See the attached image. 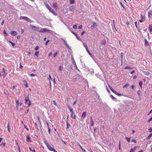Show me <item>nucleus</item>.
<instances>
[{
  "mask_svg": "<svg viewBox=\"0 0 152 152\" xmlns=\"http://www.w3.org/2000/svg\"><path fill=\"white\" fill-rule=\"evenodd\" d=\"M44 4L46 7L48 9V10L51 12H52L55 15H57V14L52 9L48 4L45 2H44Z\"/></svg>",
  "mask_w": 152,
  "mask_h": 152,
  "instance_id": "f257e3e1",
  "label": "nucleus"
},
{
  "mask_svg": "<svg viewBox=\"0 0 152 152\" xmlns=\"http://www.w3.org/2000/svg\"><path fill=\"white\" fill-rule=\"evenodd\" d=\"M45 144L46 145L48 149L50 151H53L54 152H57V151L54 148H52L51 146L48 143L46 140L44 141Z\"/></svg>",
  "mask_w": 152,
  "mask_h": 152,
  "instance_id": "f03ea898",
  "label": "nucleus"
},
{
  "mask_svg": "<svg viewBox=\"0 0 152 152\" xmlns=\"http://www.w3.org/2000/svg\"><path fill=\"white\" fill-rule=\"evenodd\" d=\"M28 96L25 98V104H28V107L30 106L31 104V101L28 98Z\"/></svg>",
  "mask_w": 152,
  "mask_h": 152,
  "instance_id": "7ed1b4c3",
  "label": "nucleus"
},
{
  "mask_svg": "<svg viewBox=\"0 0 152 152\" xmlns=\"http://www.w3.org/2000/svg\"><path fill=\"white\" fill-rule=\"evenodd\" d=\"M37 31L39 32H45V28H40L39 27H37L36 30Z\"/></svg>",
  "mask_w": 152,
  "mask_h": 152,
  "instance_id": "20e7f679",
  "label": "nucleus"
},
{
  "mask_svg": "<svg viewBox=\"0 0 152 152\" xmlns=\"http://www.w3.org/2000/svg\"><path fill=\"white\" fill-rule=\"evenodd\" d=\"M71 117L72 119H76V115L75 114V113L74 112L71 113Z\"/></svg>",
  "mask_w": 152,
  "mask_h": 152,
  "instance_id": "39448f33",
  "label": "nucleus"
},
{
  "mask_svg": "<svg viewBox=\"0 0 152 152\" xmlns=\"http://www.w3.org/2000/svg\"><path fill=\"white\" fill-rule=\"evenodd\" d=\"M2 73H3V78H4L7 76V74L5 72V69L4 68H2Z\"/></svg>",
  "mask_w": 152,
  "mask_h": 152,
  "instance_id": "423d86ee",
  "label": "nucleus"
},
{
  "mask_svg": "<svg viewBox=\"0 0 152 152\" xmlns=\"http://www.w3.org/2000/svg\"><path fill=\"white\" fill-rule=\"evenodd\" d=\"M69 10L72 12L74 11L75 9V6L74 5L70 6L69 7Z\"/></svg>",
  "mask_w": 152,
  "mask_h": 152,
  "instance_id": "0eeeda50",
  "label": "nucleus"
},
{
  "mask_svg": "<svg viewBox=\"0 0 152 152\" xmlns=\"http://www.w3.org/2000/svg\"><path fill=\"white\" fill-rule=\"evenodd\" d=\"M71 32L72 33L76 36V37L77 38L78 40H80V38L79 37H78V36L77 35L76 33H75V32H74L73 31H71Z\"/></svg>",
  "mask_w": 152,
  "mask_h": 152,
  "instance_id": "6e6552de",
  "label": "nucleus"
},
{
  "mask_svg": "<svg viewBox=\"0 0 152 152\" xmlns=\"http://www.w3.org/2000/svg\"><path fill=\"white\" fill-rule=\"evenodd\" d=\"M138 148V147L137 146H135L134 148H131L130 150V151L129 152H134L136 149Z\"/></svg>",
  "mask_w": 152,
  "mask_h": 152,
  "instance_id": "1a4fd4ad",
  "label": "nucleus"
},
{
  "mask_svg": "<svg viewBox=\"0 0 152 152\" xmlns=\"http://www.w3.org/2000/svg\"><path fill=\"white\" fill-rule=\"evenodd\" d=\"M45 29L46 30L45 31V32H47L48 33L53 34L54 33V32L53 31L47 29L46 28H45Z\"/></svg>",
  "mask_w": 152,
  "mask_h": 152,
  "instance_id": "9d476101",
  "label": "nucleus"
},
{
  "mask_svg": "<svg viewBox=\"0 0 152 152\" xmlns=\"http://www.w3.org/2000/svg\"><path fill=\"white\" fill-rule=\"evenodd\" d=\"M11 34L13 36H15L17 34L16 31H11Z\"/></svg>",
  "mask_w": 152,
  "mask_h": 152,
  "instance_id": "9b49d317",
  "label": "nucleus"
},
{
  "mask_svg": "<svg viewBox=\"0 0 152 152\" xmlns=\"http://www.w3.org/2000/svg\"><path fill=\"white\" fill-rule=\"evenodd\" d=\"M148 17L149 19L151 17V16H152V11L150 10L148 12Z\"/></svg>",
  "mask_w": 152,
  "mask_h": 152,
  "instance_id": "f8f14e48",
  "label": "nucleus"
},
{
  "mask_svg": "<svg viewBox=\"0 0 152 152\" xmlns=\"http://www.w3.org/2000/svg\"><path fill=\"white\" fill-rule=\"evenodd\" d=\"M68 117L67 116V120H66V122L67 124V127L66 129H67L69 127H70L71 126V125L69 124V122L68 121Z\"/></svg>",
  "mask_w": 152,
  "mask_h": 152,
  "instance_id": "ddd939ff",
  "label": "nucleus"
},
{
  "mask_svg": "<svg viewBox=\"0 0 152 152\" xmlns=\"http://www.w3.org/2000/svg\"><path fill=\"white\" fill-rule=\"evenodd\" d=\"M68 107V108L70 112H71V113H72L74 112L73 110V109L69 105H67Z\"/></svg>",
  "mask_w": 152,
  "mask_h": 152,
  "instance_id": "4468645a",
  "label": "nucleus"
},
{
  "mask_svg": "<svg viewBox=\"0 0 152 152\" xmlns=\"http://www.w3.org/2000/svg\"><path fill=\"white\" fill-rule=\"evenodd\" d=\"M65 43V45L69 48V46L68 45V44L67 43V42H66V41L64 40V39H63L61 38V39Z\"/></svg>",
  "mask_w": 152,
  "mask_h": 152,
  "instance_id": "2eb2a0df",
  "label": "nucleus"
},
{
  "mask_svg": "<svg viewBox=\"0 0 152 152\" xmlns=\"http://www.w3.org/2000/svg\"><path fill=\"white\" fill-rule=\"evenodd\" d=\"M96 26H97V24L95 22H93V25L91 26V28L92 29H93Z\"/></svg>",
  "mask_w": 152,
  "mask_h": 152,
  "instance_id": "dca6fc26",
  "label": "nucleus"
},
{
  "mask_svg": "<svg viewBox=\"0 0 152 152\" xmlns=\"http://www.w3.org/2000/svg\"><path fill=\"white\" fill-rule=\"evenodd\" d=\"M20 19H24L26 21L27 19H28V18L26 16H20Z\"/></svg>",
  "mask_w": 152,
  "mask_h": 152,
  "instance_id": "f3484780",
  "label": "nucleus"
},
{
  "mask_svg": "<svg viewBox=\"0 0 152 152\" xmlns=\"http://www.w3.org/2000/svg\"><path fill=\"white\" fill-rule=\"evenodd\" d=\"M30 137H29L28 136H27L26 137V141L28 142H31L32 141L30 140Z\"/></svg>",
  "mask_w": 152,
  "mask_h": 152,
  "instance_id": "a211bd4d",
  "label": "nucleus"
},
{
  "mask_svg": "<svg viewBox=\"0 0 152 152\" xmlns=\"http://www.w3.org/2000/svg\"><path fill=\"white\" fill-rule=\"evenodd\" d=\"M78 145L79 146L80 148L83 152H87L86 150L83 148L81 147V146L79 144V143H78Z\"/></svg>",
  "mask_w": 152,
  "mask_h": 152,
  "instance_id": "6ab92c4d",
  "label": "nucleus"
},
{
  "mask_svg": "<svg viewBox=\"0 0 152 152\" xmlns=\"http://www.w3.org/2000/svg\"><path fill=\"white\" fill-rule=\"evenodd\" d=\"M30 28H32L33 30L35 31L37 27L34 26L32 25H30Z\"/></svg>",
  "mask_w": 152,
  "mask_h": 152,
  "instance_id": "aec40b11",
  "label": "nucleus"
},
{
  "mask_svg": "<svg viewBox=\"0 0 152 152\" xmlns=\"http://www.w3.org/2000/svg\"><path fill=\"white\" fill-rule=\"evenodd\" d=\"M149 45V43L146 39H145L144 45L145 46H148Z\"/></svg>",
  "mask_w": 152,
  "mask_h": 152,
  "instance_id": "412c9836",
  "label": "nucleus"
},
{
  "mask_svg": "<svg viewBox=\"0 0 152 152\" xmlns=\"http://www.w3.org/2000/svg\"><path fill=\"white\" fill-rule=\"evenodd\" d=\"M106 41L105 39H104L101 42V43L103 45H105L106 44Z\"/></svg>",
  "mask_w": 152,
  "mask_h": 152,
  "instance_id": "4be33fe9",
  "label": "nucleus"
},
{
  "mask_svg": "<svg viewBox=\"0 0 152 152\" xmlns=\"http://www.w3.org/2000/svg\"><path fill=\"white\" fill-rule=\"evenodd\" d=\"M72 59L73 60V64L74 65V67H75L76 68H77V67L76 65V63H75V61L74 59V58H72Z\"/></svg>",
  "mask_w": 152,
  "mask_h": 152,
  "instance_id": "5701e85b",
  "label": "nucleus"
},
{
  "mask_svg": "<svg viewBox=\"0 0 152 152\" xmlns=\"http://www.w3.org/2000/svg\"><path fill=\"white\" fill-rule=\"evenodd\" d=\"M86 112H83L82 114V118H84L86 116Z\"/></svg>",
  "mask_w": 152,
  "mask_h": 152,
  "instance_id": "b1692460",
  "label": "nucleus"
},
{
  "mask_svg": "<svg viewBox=\"0 0 152 152\" xmlns=\"http://www.w3.org/2000/svg\"><path fill=\"white\" fill-rule=\"evenodd\" d=\"M143 73L145 75L147 76L149 75L150 74L149 72L148 71H144Z\"/></svg>",
  "mask_w": 152,
  "mask_h": 152,
  "instance_id": "393cba45",
  "label": "nucleus"
},
{
  "mask_svg": "<svg viewBox=\"0 0 152 152\" xmlns=\"http://www.w3.org/2000/svg\"><path fill=\"white\" fill-rule=\"evenodd\" d=\"M87 52H88V54H89V55L91 57H93V56L92 54L90 52V51H89L88 50H88H86Z\"/></svg>",
  "mask_w": 152,
  "mask_h": 152,
  "instance_id": "a878e982",
  "label": "nucleus"
},
{
  "mask_svg": "<svg viewBox=\"0 0 152 152\" xmlns=\"http://www.w3.org/2000/svg\"><path fill=\"white\" fill-rule=\"evenodd\" d=\"M53 7L55 8H57L58 7L57 6V4L56 3H54L53 4Z\"/></svg>",
  "mask_w": 152,
  "mask_h": 152,
  "instance_id": "bb28decb",
  "label": "nucleus"
},
{
  "mask_svg": "<svg viewBox=\"0 0 152 152\" xmlns=\"http://www.w3.org/2000/svg\"><path fill=\"white\" fill-rule=\"evenodd\" d=\"M39 52V51H36L34 53L35 55L38 57L39 56L38 55Z\"/></svg>",
  "mask_w": 152,
  "mask_h": 152,
  "instance_id": "cd10ccee",
  "label": "nucleus"
},
{
  "mask_svg": "<svg viewBox=\"0 0 152 152\" xmlns=\"http://www.w3.org/2000/svg\"><path fill=\"white\" fill-rule=\"evenodd\" d=\"M16 105H17V108L18 109V107L17 106H18L19 105V104L20 103H19V101L17 100H16Z\"/></svg>",
  "mask_w": 152,
  "mask_h": 152,
  "instance_id": "c85d7f7f",
  "label": "nucleus"
},
{
  "mask_svg": "<svg viewBox=\"0 0 152 152\" xmlns=\"http://www.w3.org/2000/svg\"><path fill=\"white\" fill-rule=\"evenodd\" d=\"M33 148V149L32 150V149L31 148V147H29V149L31 151H32L33 152H36L34 148Z\"/></svg>",
  "mask_w": 152,
  "mask_h": 152,
  "instance_id": "c756f323",
  "label": "nucleus"
},
{
  "mask_svg": "<svg viewBox=\"0 0 152 152\" xmlns=\"http://www.w3.org/2000/svg\"><path fill=\"white\" fill-rule=\"evenodd\" d=\"M125 138L127 140V141L128 142H130V138H131V137H125Z\"/></svg>",
  "mask_w": 152,
  "mask_h": 152,
  "instance_id": "7c9ffc66",
  "label": "nucleus"
},
{
  "mask_svg": "<svg viewBox=\"0 0 152 152\" xmlns=\"http://www.w3.org/2000/svg\"><path fill=\"white\" fill-rule=\"evenodd\" d=\"M83 45L85 47V48L86 49V50H88V46L85 43H83Z\"/></svg>",
  "mask_w": 152,
  "mask_h": 152,
  "instance_id": "2f4dec72",
  "label": "nucleus"
},
{
  "mask_svg": "<svg viewBox=\"0 0 152 152\" xmlns=\"http://www.w3.org/2000/svg\"><path fill=\"white\" fill-rule=\"evenodd\" d=\"M139 84L140 86V87L142 88V81H140L139 82Z\"/></svg>",
  "mask_w": 152,
  "mask_h": 152,
  "instance_id": "473e14b6",
  "label": "nucleus"
},
{
  "mask_svg": "<svg viewBox=\"0 0 152 152\" xmlns=\"http://www.w3.org/2000/svg\"><path fill=\"white\" fill-rule=\"evenodd\" d=\"M108 86L110 88V90L111 91H112L113 93L115 91V90H114L113 88L111 86Z\"/></svg>",
  "mask_w": 152,
  "mask_h": 152,
  "instance_id": "72a5a7b5",
  "label": "nucleus"
},
{
  "mask_svg": "<svg viewBox=\"0 0 152 152\" xmlns=\"http://www.w3.org/2000/svg\"><path fill=\"white\" fill-rule=\"evenodd\" d=\"M69 2L71 4H73L75 2V0H69Z\"/></svg>",
  "mask_w": 152,
  "mask_h": 152,
  "instance_id": "f704fd0d",
  "label": "nucleus"
},
{
  "mask_svg": "<svg viewBox=\"0 0 152 152\" xmlns=\"http://www.w3.org/2000/svg\"><path fill=\"white\" fill-rule=\"evenodd\" d=\"M129 86V85L128 84H126L123 86V88H127Z\"/></svg>",
  "mask_w": 152,
  "mask_h": 152,
  "instance_id": "c9c22d12",
  "label": "nucleus"
},
{
  "mask_svg": "<svg viewBox=\"0 0 152 152\" xmlns=\"http://www.w3.org/2000/svg\"><path fill=\"white\" fill-rule=\"evenodd\" d=\"M110 97L112 99L115 100V101H116V100H115L116 99V98L114 97L112 95L110 96Z\"/></svg>",
  "mask_w": 152,
  "mask_h": 152,
  "instance_id": "e433bc0d",
  "label": "nucleus"
},
{
  "mask_svg": "<svg viewBox=\"0 0 152 152\" xmlns=\"http://www.w3.org/2000/svg\"><path fill=\"white\" fill-rule=\"evenodd\" d=\"M132 69V68L130 67V66H126L125 68V69Z\"/></svg>",
  "mask_w": 152,
  "mask_h": 152,
  "instance_id": "4c0bfd02",
  "label": "nucleus"
},
{
  "mask_svg": "<svg viewBox=\"0 0 152 152\" xmlns=\"http://www.w3.org/2000/svg\"><path fill=\"white\" fill-rule=\"evenodd\" d=\"M120 54H121V63H122V60H123V56L124 55V54L123 53H121Z\"/></svg>",
  "mask_w": 152,
  "mask_h": 152,
  "instance_id": "58836bf2",
  "label": "nucleus"
},
{
  "mask_svg": "<svg viewBox=\"0 0 152 152\" xmlns=\"http://www.w3.org/2000/svg\"><path fill=\"white\" fill-rule=\"evenodd\" d=\"M6 143L5 142H2V143H1L0 144V146L3 145L4 147L5 146V145Z\"/></svg>",
  "mask_w": 152,
  "mask_h": 152,
  "instance_id": "ea45409f",
  "label": "nucleus"
},
{
  "mask_svg": "<svg viewBox=\"0 0 152 152\" xmlns=\"http://www.w3.org/2000/svg\"><path fill=\"white\" fill-rule=\"evenodd\" d=\"M9 42L12 45V46H15V44L12 42L11 41L9 40Z\"/></svg>",
  "mask_w": 152,
  "mask_h": 152,
  "instance_id": "a19ab883",
  "label": "nucleus"
},
{
  "mask_svg": "<svg viewBox=\"0 0 152 152\" xmlns=\"http://www.w3.org/2000/svg\"><path fill=\"white\" fill-rule=\"evenodd\" d=\"M152 136V133H151L147 137V139H150V138Z\"/></svg>",
  "mask_w": 152,
  "mask_h": 152,
  "instance_id": "79ce46f5",
  "label": "nucleus"
},
{
  "mask_svg": "<svg viewBox=\"0 0 152 152\" xmlns=\"http://www.w3.org/2000/svg\"><path fill=\"white\" fill-rule=\"evenodd\" d=\"M24 81L26 83V84H25V86L26 88H27L28 87V84H27V81L26 80H24Z\"/></svg>",
  "mask_w": 152,
  "mask_h": 152,
  "instance_id": "37998d69",
  "label": "nucleus"
},
{
  "mask_svg": "<svg viewBox=\"0 0 152 152\" xmlns=\"http://www.w3.org/2000/svg\"><path fill=\"white\" fill-rule=\"evenodd\" d=\"M59 70L61 71L62 69H63V67L61 66H59Z\"/></svg>",
  "mask_w": 152,
  "mask_h": 152,
  "instance_id": "c03bdc74",
  "label": "nucleus"
},
{
  "mask_svg": "<svg viewBox=\"0 0 152 152\" xmlns=\"http://www.w3.org/2000/svg\"><path fill=\"white\" fill-rule=\"evenodd\" d=\"M137 94L138 95H139V96L140 97V93H141V91L140 90H138L137 91Z\"/></svg>",
  "mask_w": 152,
  "mask_h": 152,
  "instance_id": "a18cd8bd",
  "label": "nucleus"
},
{
  "mask_svg": "<svg viewBox=\"0 0 152 152\" xmlns=\"http://www.w3.org/2000/svg\"><path fill=\"white\" fill-rule=\"evenodd\" d=\"M145 20V19H142L141 20H139V21L140 22L142 23V22H143V21H144Z\"/></svg>",
  "mask_w": 152,
  "mask_h": 152,
  "instance_id": "49530a36",
  "label": "nucleus"
},
{
  "mask_svg": "<svg viewBox=\"0 0 152 152\" xmlns=\"http://www.w3.org/2000/svg\"><path fill=\"white\" fill-rule=\"evenodd\" d=\"M53 103L56 106H57V103L56 102L55 100H53Z\"/></svg>",
  "mask_w": 152,
  "mask_h": 152,
  "instance_id": "de8ad7c7",
  "label": "nucleus"
},
{
  "mask_svg": "<svg viewBox=\"0 0 152 152\" xmlns=\"http://www.w3.org/2000/svg\"><path fill=\"white\" fill-rule=\"evenodd\" d=\"M120 4L121 5V6H122V7L125 10V7H124V5L123 4H122V3L121 2H120Z\"/></svg>",
  "mask_w": 152,
  "mask_h": 152,
  "instance_id": "09e8293b",
  "label": "nucleus"
},
{
  "mask_svg": "<svg viewBox=\"0 0 152 152\" xmlns=\"http://www.w3.org/2000/svg\"><path fill=\"white\" fill-rule=\"evenodd\" d=\"M23 125H24V127L27 130V131H29V129H28V128H27L26 126V125H25L24 124H23Z\"/></svg>",
  "mask_w": 152,
  "mask_h": 152,
  "instance_id": "8fccbe9b",
  "label": "nucleus"
},
{
  "mask_svg": "<svg viewBox=\"0 0 152 152\" xmlns=\"http://www.w3.org/2000/svg\"><path fill=\"white\" fill-rule=\"evenodd\" d=\"M27 22L30 23H31L32 22V20H31V19H29L28 18V19H27V20H26Z\"/></svg>",
  "mask_w": 152,
  "mask_h": 152,
  "instance_id": "3c124183",
  "label": "nucleus"
},
{
  "mask_svg": "<svg viewBox=\"0 0 152 152\" xmlns=\"http://www.w3.org/2000/svg\"><path fill=\"white\" fill-rule=\"evenodd\" d=\"M140 16L142 18V19H145V15H143L142 14H141Z\"/></svg>",
  "mask_w": 152,
  "mask_h": 152,
  "instance_id": "603ef678",
  "label": "nucleus"
},
{
  "mask_svg": "<svg viewBox=\"0 0 152 152\" xmlns=\"http://www.w3.org/2000/svg\"><path fill=\"white\" fill-rule=\"evenodd\" d=\"M73 28L75 29H77V26L76 25H75L73 26Z\"/></svg>",
  "mask_w": 152,
  "mask_h": 152,
  "instance_id": "864d4df0",
  "label": "nucleus"
},
{
  "mask_svg": "<svg viewBox=\"0 0 152 152\" xmlns=\"http://www.w3.org/2000/svg\"><path fill=\"white\" fill-rule=\"evenodd\" d=\"M31 77H34L35 76L37 75L36 74H31L29 75Z\"/></svg>",
  "mask_w": 152,
  "mask_h": 152,
  "instance_id": "5fc2aeb1",
  "label": "nucleus"
},
{
  "mask_svg": "<svg viewBox=\"0 0 152 152\" xmlns=\"http://www.w3.org/2000/svg\"><path fill=\"white\" fill-rule=\"evenodd\" d=\"M90 123H91V126H94V121H91Z\"/></svg>",
  "mask_w": 152,
  "mask_h": 152,
  "instance_id": "6e6d98bb",
  "label": "nucleus"
},
{
  "mask_svg": "<svg viewBox=\"0 0 152 152\" xmlns=\"http://www.w3.org/2000/svg\"><path fill=\"white\" fill-rule=\"evenodd\" d=\"M57 52H56L53 55V56L54 57H56V56H57Z\"/></svg>",
  "mask_w": 152,
  "mask_h": 152,
  "instance_id": "4d7b16f0",
  "label": "nucleus"
},
{
  "mask_svg": "<svg viewBox=\"0 0 152 152\" xmlns=\"http://www.w3.org/2000/svg\"><path fill=\"white\" fill-rule=\"evenodd\" d=\"M39 49V47L38 46H36L35 48H34V50H37L38 49Z\"/></svg>",
  "mask_w": 152,
  "mask_h": 152,
  "instance_id": "13d9d810",
  "label": "nucleus"
},
{
  "mask_svg": "<svg viewBox=\"0 0 152 152\" xmlns=\"http://www.w3.org/2000/svg\"><path fill=\"white\" fill-rule=\"evenodd\" d=\"M48 131L49 134H50V131H51L50 129L49 128V127H48Z\"/></svg>",
  "mask_w": 152,
  "mask_h": 152,
  "instance_id": "bf43d9fd",
  "label": "nucleus"
},
{
  "mask_svg": "<svg viewBox=\"0 0 152 152\" xmlns=\"http://www.w3.org/2000/svg\"><path fill=\"white\" fill-rule=\"evenodd\" d=\"M152 120V117L150 119H149L148 120V121L147 122H150Z\"/></svg>",
  "mask_w": 152,
  "mask_h": 152,
  "instance_id": "052dcab7",
  "label": "nucleus"
},
{
  "mask_svg": "<svg viewBox=\"0 0 152 152\" xmlns=\"http://www.w3.org/2000/svg\"><path fill=\"white\" fill-rule=\"evenodd\" d=\"M132 142H134V143H136L137 142L136 140L135 139H132Z\"/></svg>",
  "mask_w": 152,
  "mask_h": 152,
  "instance_id": "680f3d73",
  "label": "nucleus"
},
{
  "mask_svg": "<svg viewBox=\"0 0 152 152\" xmlns=\"http://www.w3.org/2000/svg\"><path fill=\"white\" fill-rule=\"evenodd\" d=\"M149 28L152 29V24H150L149 26Z\"/></svg>",
  "mask_w": 152,
  "mask_h": 152,
  "instance_id": "e2e57ef3",
  "label": "nucleus"
},
{
  "mask_svg": "<svg viewBox=\"0 0 152 152\" xmlns=\"http://www.w3.org/2000/svg\"><path fill=\"white\" fill-rule=\"evenodd\" d=\"M148 131L149 132H152V128H150L148 129Z\"/></svg>",
  "mask_w": 152,
  "mask_h": 152,
  "instance_id": "0e129e2a",
  "label": "nucleus"
},
{
  "mask_svg": "<svg viewBox=\"0 0 152 152\" xmlns=\"http://www.w3.org/2000/svg\"><path fill=\"white\" fill-rule=\"evenodd\" d=\"M4 34L5 35H6V36L7 35V34L6 33V31H5V30L4 31Z\"/></svg>",
  "mask_w": 152,
  "mask_h": 152,
  "instance_id": "69168bd1",
  "label": "nucleus"
},
{
  "mask_svg": "<svg viewBox=\"0 0 152 152\" xmlns=\"http://www.w3.org/2000/svg\"><path fill=\"white\" fill-rule=\"evenodd\" d=\"M50 41V40H48L45 43V45H47V44Z\"/></svg>",
  "mask_w": 152,
  "mask_h": 152,
  "instance_id": "338daca9",
  "label": "nucleus"
},
{
  "mask_svg": "<svg viewBox=\"0 0 152 152\" xmlns=\"http://www.w3.org/2000/svg\"><path fill=\"white\" fill-rule=\"evenodd\" d=\"M131 88L133 89V90H134V85H132L131 86Z\"/></svg>",
  "mask_w": 152,
  "mask_h": 152,
  "instance_id": "774afa93",
  "label": "nucleus"
}]
</instances>
